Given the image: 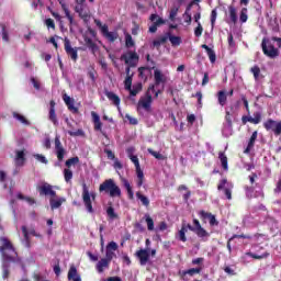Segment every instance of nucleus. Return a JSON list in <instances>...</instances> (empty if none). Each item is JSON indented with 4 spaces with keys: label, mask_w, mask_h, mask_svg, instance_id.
<instances>
[{
    "label": "nucleus",
    "mask_w": 281,
    "mask_h": 281,
    "mask_svg": "<svg viewBox=\"0 0 281 281\" xmlns=\"http://www.w3.org/2000/svg\"><path fill=\"white\" fill-rule=\"evenodd\" d=\"M0 252L2 254V278L7 280L10 277V262H16L20 267H23L19 255L12 246V243L9 241L7 237H0Z\"/></svg>",
    "instance_id": "nucleus-1"
},
{
    "label": "nucleus",
    "mask_w": 281,
    "mask_h": 281,
    "mask_svg": "<svg viewBox=\"0 0 281 281\" xmlns=\"http://www.w3.org/2000/svg\"><path fill=\"white\" fill-rule=\"evenodd\" d=\"M153 93L155 98H159V93H162V90L155 89V86H149L145 95L140 97L137 103V113L143 117H146L145 113H150L153 111Z\"/></svg>",
    "instance_id": "nucleus-2"
},
{
    "label": "nucleus",
    "mask_w": 281,
    "mask_h": 281,
    "mask_svg": "<svg viewBox=\"0 0 281 281\" xmlns=\"http://www.w3.org/2000/svg\"><path fill=\"white\" fill-rule=\"evenodd\" d=\"M99 192H105L112 199H120L122 196V189H120L113 179L104 180L99 187Z\"/></svg>",
    "instance_id": "nucleus-3"
},
{
    "label": "nucleus",
    "mask_w": 281,
    "mask_h": 281,
    "mask_svg": "<svg viewBox=\"0 0 281 281\" xmlns=\"http://www.w3.org/2000/svg\"><path fill=\"white\" fill-rule=\"evenodd\" d=\"M234 115H236V106L226 108V124L222 130L224 137H232L234 134V130L232 128V117Z\"/></svg>",
    "instance_id": "nucleus-4"
},
{
    "label": "nucleus",
    "mask_w": 281,
    "mask_h": 281,
    "mask_svg": "<svg viewBox=\"0 0 281 281\" xmlns=\"http://www.w3.org/2000/svg\"><path fill=\"white\" fill-rule=\"evenodd\" d=\"M75 12H77L83 21L91 19V11L87 5V0H76Z\"/></svg>",
    "instance_id": "nucleus-5"
},
{
    "label": "nucleus",
    "mask_w": 281,
    "mask_h": 281,
    "mask_svg": "<svg viewBox=\"0 0 281 281\" xmlns=\"http://www.w3.org/2000/svg\"><path fill=\"white\" fill-rule=\"evenodd\" d=\"M121 60H124L125 65L128 67H137V63H139V55H137L135 50H127L121 56Z\"/></svg>",
    "instance_id": "nucleus-6"
},
{
    "label": "nucleus",
    "mask_w": 281,
    "mask_h": 281,
    "mask_svg": "<svg viewBox=\"0 0 281 281\" xmlns=\"http://www.w3.org/2000/svg\"><path fill=\"white\" fill-rule=\"evenodd\" d=\"M91 198L94 200L95 199V194L94 193H89V188L87 187V184H82V199H83V203L86 205L87 212H89L90 214H93V205L91 204Z\"/></svg>",
    "instance_id": "nucleus-7"
},
{
    "label": "nucleus",
    "mask_w": 281,
    "mask_h": 281,
    "mask_svg": "<svg viewBox=\"0 0 281 281\" xmlns=\"http://www.w3.org/2000/svg\"><path fill=\"white\" fill-rule=\"evenodd\" d=\"M217 190L223 192L228 201H232V190H234L232 182L227 181V179H222L217 186Z\"/></svg>",
    "instance_id": "nucleus-8"
},
{
    "label": "nucleus",
    "mask_w": 281,
    "mask_h": 281,
    "mask_svg": "<svg viewBox=\"0 0 281 281\" xmlns=\"http://www.w3.org/2000/svg\"><path fill=\"white\" fill-rule=\"evenodd\" d=\"M154 88L159 87V85H162V88L160 91H164V86L166 82H168V77H166L165 74L161 72L158 68L154 69Z\"/></svg>",
    "instance_id": "nucleus-9"
},
{
    "label": "nucleus",
    "mask_w": 281,
    "mask_h": 281,
    "mask_svg": "<svg viewBox=\"0 0 281 281\" xmlns=\"http://www.w3.org/2000/svg\"><path fill=\"white\" fill-rule=\"evenodd\" d=\"M262 52L266 56H269V58H276L278 56V48L273 47V45L269 44V41L263 40L262 44Z\"/></svg>",
    "instance_id": "nucleus-10"
},
{
    "label": "nucleus",
    "mask_w": 281,
    "mask_h": 281,
    "mask_svg": "<svg viewBox=\"0 0 281 281\" xmlns=\"http://www.w3.org/2000/svg\"><path fill=\"white\" fill-rule=\"evenodd\" d=\"M37 190L40 194H44L45 196H56V191L52 190V186L47 182L38 184Z\"/></svg>",
    "instance_id": "nucleus-11"
},
{
    "label": "nucleus",
    "mask_w": 281,
    "mask_h": 281,
    "mask_svg": "<svg viewBox=\"0 0 281 281\" xmlns=\"http://www.w3.org/2000/svg\"><path fill=\"white\" fill-rule=\"evenodd\" d=\"M263 126L267 131H273L274 135H281V122L268 120Z\"/></svg>",
    "instance_id": "nucleus-12"
},
{
    "label": "nucleus",
    "mask_w": 281,
    "mask_h": 281,
    "mask_svg": "<svg viewBox=\"0 0 281 281\" xmlns=\"http://www.w3.org/2000/svg\"><path fill=\"white\" fill-rule=\"evenodd\" d=\"M55 150L58 161H63L65 159V148L63 147V143H60V135L55 136Z\"/></svg>",
    "instance_id": "nucleus-13"
},
{
    "label": "nucleus",
    "mask_w": 281,
    "mask_h": 281,
    "mask_svg": "<svg viewBox=\"0 0 281 281\" xmlns=\"http://www.w3.org/2000/svg\"><path fill=\"white\" fill-rule=\"evenodd\" d=\"M64 47L66 54L70 56L71 60H78V49L71 47V42L69 41V38H65Z\"/></svg>",
    "instance_id": "nucleus-14"
},
{
    "label": "nucleus",
    "mask_w": 281,
    "mask_h": 281,
    "mask_svg": "<svg viewBox=\"0 0 281 281\" xmlns=\"http://www.w3.org/2000/svg\"><path fill=\"white\" fill-rule=\"evenodd\" d=\"M150 21L154 23L151 26H149V32L151 34H155V32H157V27H159V25H164V23H166V21H164V19L159 18V15L157 14H151Z\"/></svg>",
    "instance_id": "nucleus-15"
},
{
    "label": "nucleus",
    "mask_w": 281,
    "mask_h": 281,
    "mask_svg": "<svg viewBox=\"0 0 281 281\" xmlns=\"http://www.w3.org/2000/svg\"><path fill=\"white\" fill-rule=\"evenodd\" d=\"M136 256L142 265V267H145V265H148V260H150V251L148 249H140L136 252Z\"/></svg>",
    "instance_id": "nucleus-16"
},
{
    "label": "nucleus",
    "mask_w": 281,
    "mask_h": 281,
    "mask_svg": "<svg viewBox=\"0 0 281 281\" xmlns=\"http://www.w3.org/2000/svg\"><path fill=\"white\" fill-rule=\"evenodd\" d=\"M104 38H106L110 43H115V41H117V38L120 37V35L117 34V32H110L109 31V26L105 25L102 27V33H101Z\"/></svg>",
    "instance_id": "nucleus-17"
},
{
    "label": "nucleus",
    "mask_w": 281,
    "mask_h": 281,
    "mask_svg": "<svg viewBox=\"0 0 281 281\" xmlns=\"http://www.w3.org/2000/svg\"><path fill=\"white\" fill-rule=\"evenodd\" d=\"M14 164L16 168H21V166L25 165V151L23 150L15 151Z\"/></svg>",
    "instance_id": "nucleus-18"
},
{
    "label": "nucleus",
    "mask_w": 281,
    "mask_h": 281,
    "mask_svg": "<svg viewBox=\"0 0 281 281\" xmlns=\"http://www.w3.org/2000/svg\"><path fill=\"white\" fill-rule=\"evenodd\" d=\"M22 233L24 236L23 243H24L25 247H30V234L32 236H38V234H36V231L32 229L29 232L26 226H22Z\"/></svg>",
    "instance_id": "nucleus-19"
},
{
    "label": "nucleus",
    "mask_w": 281,
    "mask_h": 281,
    "mask_svg": "<svg viewBox=\"0 0 281 281\" xmlns=\"http://www.w3.org/2000/svg\"><path fill=\"white\" fill-rule=\"evenodd\" d=\"M65 198H58V196H53L49 200L50 203V209L52 210H58V207H60V205H63L65 203Z\"/></svg>",
    "instance_id": "nucleus-20"
},
{
    "label": "nucleus",
    "mask_w": 281,
    "mask_h": 281,
    "mask_svg": "<svg viewBox=\"0 0 281 281\" xmlns=\"http://www.w3.org/2000/svg\"><path fill=\"white\" fill-rule=\"evenodd\" d=\"M104 93H105L106 98L110 100V102H113V104L115 106H117V109L120 111V102H121L120 97H117V94H115V92H111L109 90H105Z\"/></svg>",
    "instance_id": "nucleus-21"
},
{
    "label": "nucleus",
    "mask_w": 281,
    "mask_h": 281,
    "mask_svg": "<svg viewBox=\"0 0 281 281\" xmlns=\"http://www.w3.org/2000/svg\"><path fill=\"white\" fill-rule=\"evenodd\" d=\"M121 181L127 192L128 199L133 201V199H135V193L133 192V187H131V182H128L126 178H122Z\"/></svg>",
    "instance_id": "nucleus-22"
},
{
    "label": "nucleus",
    "mask_w": 281,
    "mask_h": 281,
    "mask_svg": "<svg viewBox=\"0 0 281 281\" xmlns=\"http://www.w3.org/2000/svg\"><path fill=\"white\" fill-rule=\"evenodd\" d=\"M188 228H189L191 232H195V233H196V236H199V238H210V233L205 232V231L203 229V227L193 228L192 225L188 224Z\"/></svg>",
    "instance_id": "nucleus-23"
},
{
    "label": "nucleus",
    "mask_w": 281,
    "mask_h": 281,
    "mask_svg": "<svg viewBox=\"0 0 281 281\" xmlns=\"http://www.w3.org/2000/svg\"><path fill=\"white\" fill-rule=\"evenodd\" d=\"M256 139H258V132H254L249 142H248V146L246 147V149L244 150V153L246 155H249V153H251V148H254L255 144H256Z\"/></svg>",
    "instance_id": "nucleus-24"
},
{
    "label": "nucleus",
    "mask_w": 281,
    "mask_h": 281,
    "mask_svg": "<svg viewBox=\"0 0 281 281\" xmlns=\"http://www.w3.org/2000/svg\"><path fill=\"white\" fill-rule=\"evenodd\" d=\"M68 280H72V281H81L82 280L80 278V276L78 274V270L76 269V267H70V269L68 271Z\"/></svg>",
    "instance_id": "nucleus-25"
},
{
    "label": "nucleus",
    "mask_w": 281,
    "mask_h": 281,
    "mask_svg": "<svg viewBox=\"0 0 281 281\" xmlns=\"http://www.w3.org/2000/svg\"><path fill=\"white\" fill-rule=\"evenodd\" d=\"M168 41V34L160 35L153 41V47H161Z\"/></svg>",
    "instance_id": "nucleus-26"
},
{
    "label": "nucleus",
    "mask_w": 281,
    "mask_h": 281,
    "mask_svg": "<svg viewBox=\"0 0 281 281\" xmlns=\"http://www.w3.org/2000/svg\"><path fill=\"white\" fill-rule=\"evenodd\" d=\"M64 12H65V15L66 18L68 19L70 25L74 23V16L71 15V13L69 12V9L67 8V4H65V0H58Z\"/></svg>",
    "instance_id": "nucleus-27"
},
{
    "label": "nucleus",
    "mask_w": 281,
    "mask_h": 281,
    "mask_svg": "<svg viewBox=\"0 0 281 281\" xmlns=\"http://www.w3.org/2000/svg\"><path fill=\"white\" fill-rule=\"evenodd\" d=\"M217 101L221 106H225V104H227V94L225 91L221 90L217 92Z\"/></svg>",
    "instance_id": "nucleus-28"
},
{
    "label": "nucleus",
    "mask_w": 281,
    "mask_h": 281,
    "mask_svg": "<svg viewBox=\"0 0 281 281\" xmlns=\"http://www.w3.org/2000/svg\"><path fill=\"white\" fill-rule=\"evenodd\" d=\"M200 214L203 218H209L210 225H218L216 217L212 215V213H206L205 211H202Z\"/></svg>",
    "instance_id": "nucleus-29"
},
{
    "label": "nucleus",
    "mask_w": 281,
    "mask_h": 281,
    "mask_svg": "<svg viewBox=\"0 0 281 281\" xmlns=\"http://www.w3.org/2000/svg\"><path fill=\"white\" fill-rule=\"evenodd\" d=\"M136 198L138 199V201H140L142 205H144L145 207H148V205H150V200L148 199V196L142 194V192H136Z\"/></svg>",
    "instance_id": "nucleus-30"
},
{
    "label": "nucleus",
    "mask_w": 281,
    "mask_h": 281,
    "mask_svg": "<svg viewBox=\"0 0 281 281\" xmlns=\"http://www.w3.org/2000/svg\"><path fill=\"white\" fill-rule=\"evenodd\" d=\"M109 259H101L98 263H97V270L99 273H102L104 271V269H106L109 267Z\"/></svg>",
    "instance_id": "nucleus-31"
},
{
    "label": "nucleus",
    "mask_w": 281,
    "mask_h": 281,
    "mask_svg": "<svg viewBox=\"0 0 281 281\" xmlns=\"http://www.w3.org/2000/svg\"><path fill=\"white\" fill-rule=\"evenodd\" d=\"M188 229V225H182L181 229L178 232L177 238L180 239L182 243H186V240H188V238L186 237Z\"/></svg>",
    "instance_id": "nucleus-32"
},
{
    "label": "nucleus",
    "mask_w": 281,
    "mask_h": 281,
    "mask_svg": "<svg viewBox=\"0 0 281 281\" xmlns=\"http://www.w3.org/2000/svg\"><path fill=\"white\" fill-rule=\"evenodd\" d=\"M13 117H14V120H18V122H20V124H23L24 126H30V122L25 119V116L23 114L14 112Z\"/></svg>",
    "instance_id": "nucleus-33"
},
{
    "label": "nucleus",
    "mask_w": 281,
    "mask_h": 281,
    "mask_svg": "<svg viewBox=\"0 0 281 281\" xmlns=\"http://www.w3.org/2000/svg\"><path fill=\"white\" fill-rule=\"evenodd\" d=\"M48 120L54 124V126H58V117H56V109H49Z\"/></svg>",
    "instance_id": "nucleus-34"
},
{
    "label": "nucleus",
    "mask_w": 281,
    "mask_h": 281,
    "mask_svg": "<svg viewBox=\"0 0 281 281\" xmlns=\"http://www.w3.org/2000/svg\"><path fill=\"white\" fill-rule=\"evenodd\" d=\"M167 34H168V40L170 41L173 47H178V45H181V38L179 36L170 35V33H167Z\"/></svg>",
    "instance_id": "nucleus-35"
},
{
    "label": "nucleus",
    "mask_w": 281,
    "mask_h": 281,
    "mask_svg": "<svg viewBox=\"0 0 281 281\" xmlns=\"http://www.w3.org/2000/svg\"><path fill=\"white\" fill-rule=\"evenodd\" d=\"M246 256L254 258L255 260H262L263 258H269V252H263L261 255L254 254V252H246Z\"/></svg>",
    "instance_id": "nucleus-36"
},
{
    "label": "nucleus",
    "mask_w": 281,
    "mask_h": 281,
    "mask_svg": "<svg viewBox=\"0 0 281 281\" xmlns=\"http://www.w3.org/2000/svg\"><path fill=\"white\" fill-rule=\"evenodd\" d=\"M125 46L127 49H131V47H135V41H133V36L131 34H125Z\"/></svg>",
    "instance_id": "nucleus-37"
},
{
    "label": "nucleus",
    "mask_w": 281,
    "mask_h": 281,
    "mask_svg": "<svg viewBox=\"0 0 281 281\" xmlns=\"http://www.w3.org/2000/svg\"><path fill=\"white\" fill-rule=\"evenodd\" d=\"M145 222L147 223V229L149 232H153L155 229V222L153 221V217L150 215H145Z\"/></svg>",
    "instance_id": "nucleus-38"
},
{
    "label": "nucleus",
    "mask_w": 281,
    "mask_h": 281,
    "mask_svg": "<svg viewBox=\"0 0 281 281\" xmlns=\"http://www.w3.org/2000/svg\"><path fill=\"white\" fill-rule=\"evenodd\" d=\"M64 179L66 183H69L74 179V171L69 168L64 169Z\"/></svg>",
    "instance_id": "nucleus-39"
},
{
    "label": "nucleus",
    "mask_w": 281,
    "mask_h": 281,
    "mask_svg": "<svg viewBox=\"0 0 281 281\" xmlns=\"http://www.w3.org/2000/svg\"><path fill=\"white\" fill-rule=\"evenodd\" d=\"M218 158H220V161H221V164H222V168H223L224 170H229V167H228V165H227V156H225L224 153H220Z\"/></svg>",
    "instance_id": "nucleus-40"
},
{
    "label": "nucleus",
    "mask_w": 281,
    "mask_h": 281,
    "mask_svg": "<svg viewBox=\"0 0 281 281\" xmlns=\"http://www.w3.org/2000/svg\"><path fill=\"white\" fill-rule=\"evenodd\" d=\"M106 214L110 221H115V218H117V213H115V209H113V206H109L106 209Z\"/></svg>",
    "instance_id": "nucleus-41"
},
{
    "label": "nucleus",
    "mask_w": 281,
    "mask_h": 281,
    "mask_svg": "<svg viewBox=\"0 0 281 281\" xmlns=\"http://www.w3.org/2000/svg\"><path fill=\"white\" fill-rule=\"evenodd\" d=\"M228 10H229V19L232 23H236V21H238V15H236V8L229 7Z\"/></svg>",
    "instance_id": "nucleus-42"
},
{
    "label": "nucleus",
    "mask_w": 281,
    "mask_h": 281,
    "mask_svg": "<svg viewBox=\"0 0 281 281\" xmlns=\"http://www.w3.org/2000/svg\"><path fill=\"white\" fill-rule=\"evenodd\" d=\"M191 5L187 7V10L183 14V19L186 23H192V14H190Z\"/></svg>",
    "instance_id": "nucleus-43"
},
{
    "label": "nucleus",
    "mask_w": 281,
    "mask_h": 281,
    "mask_svg": "<svg viewBox=\"0 0 281 281\" xmlns=\"http://www.w3.org/2000/svg\"><path fill=\"white\" fill-rule=\"evenodd\" d=\"M79 162H80V158L72 157V158H69L68 160H66V167L71 168V166H76V164H79Z\"/></svg>",
    "instance_id": "nucleus-44"
},
{
    "label": "nucleus",
    "mask_w": 281,
    "mask_h": 281,
    "mask_svg": "<svg viewBox=\"0 0 281 281\" xmlns=\"http://www.w3.org/2000/svg\"><path fill=\"white\" fill-rule=\"evenodd\" d=\"M31 82L36 91H41V89H43V87L41 86V80H38V78L32 77Z\"/></svg>",
    "instance_id": "nucleus-45"
},
{
    "label": "nucleus",
    "mask_w": 281,
    "mask_h": 281,
    "mask_svg": "<svg viewBox=\"0 0 281 281\" xmlns=\"http://www.w3.org/2000/svg\"><path fill=\"white\" fill-rule=\"evenodd\" d=\"M68 135H70V137H83L85 132L82 130L68 131Z\"/></svg>",
    "instance_id": "nucleus-46"
},
{
    "label": "nucleus",
    "mask_w": 281,
    "mask_h": 281,
    "mask_svg": "<svg viewBox=\"0 0 281 281\" xmlns=\"http://www.w3.org/2000/svg\"><path fill=\"white\" fill-rule=\"evenodd\" d=\"M34 159H36V161H40V164H48V160L45 156L41 155V154H34L33 155Z\"/></svg>",
    "instance_id": "nucleus-47"
},
{
    "label": "nucleus",
    "mask_w": 281,
    "mask_h": 281,
    "mask_svg": "<svg viewBox=\"0 0 281 281\" xmlns=\"http://www.w3.org/2000/svg\"><path fill=\"white\" fill-rule=\"evenodd\" d=\"M124 85H125L126 91H131V87L133 85V77L132 76H127L125 78Z\"/></svg>",
    "instance_id": "nucleus-48"
},
{
    "label": "nucleus",
    "mask_w": 281,
    "mask_h": 281,
    "mask_svg": "<svg viewBox=\"0 0 281 281\" xmlns=\"http://www.w3.org/2000/svg\"><path fill=\"white\" fill-rule=\"evenodd\" d=\"M255 80H258V78H260V67L255 66L250 69Z\"/></svg>",
    "instance_id": "nucleus-49"
},
{
    "label": "nucleus",
    "mask_w": 281,
    "mask_h": 281,
    "mask_svg": "<svg viewBox=\"0 0 281 281\" xmlns=\"http://www.w3.org/2000/svg\"><path fill=\"white\" fill-rule=\"evenodd\" d=\"M18 199L22 200V201H26V203H29V205H34V203H36V201H34V199L32 198H25L23 196V194L19 193L18 194Z\"/></svg>",
    "instance_id": "nucleus-50"
},
{
    "label": "nucleus",
    "mask_w": 281,
    "mask_h": 281,
    "mask_svg": "<svg viewBox=\"0 0 281 281\" xmlns=\"http://www.w3.org/2000/svg\"><path fill=\"white\" fill-rule=\"evenodd\" d=\"M178 13H179V8L177 7L172 8L169 13L170 21H175V19H177Z\"/></svg>",
    "instance_id": "nucleus-51"
},
{
    "label": "nucleus",
    "mask_w": 281,
    "mask_h": 281,
    "mask_svg": "<svg viewBox=\"0 0 281 281\" xmlns=\"http://www.w3.org/2000/svg\"><path fill=\"white\" fill-rule=\"evenodd\" d=\"M87 45H88L89 49H91V52L93 54H95V52L98 50V45H95V43H93V41H91V40L87 41Z\"/></svg>",
    "instance_id": "nucleus-52"
},
{
    "label": "nucleus",
    "mask_w": 281,
    "mask_h": 281,
    "mask_svg": "<svg viewBox=\"0 0 281 281\" xmlns=\"http://www.w3.org/2000/svg\"><path fill=\"white\" fill-rule=\"evenodd\" d=\"M45 25L48 30H56V24L50 18L45 20Z\"/></svg>",
    "instance_id": "nucleus-53"
},
{
    "label": "nucleus",
    "mask_w": 281,
    "mask_h": 281,
    "mask_svg": "<svg viewBox=\"0 0 281 281\" xmlns=\"http://www.w3.org/2000/svg\"><path fill=\"white\" fill-rule=\"evenodd\" d=\"M125 117L130 122V124H132V126H137V124H139V121H137L136 117H133L130 114H126Z\"/></svg>",
    "instance_id": "nucleus-54"
},
{
    "label": "nucleus",
    "mask_w": 281,
    "mask_h": 281,
    "mask_svg": "<svg viewBox=\"0 0 281 281\" xmlns=\"http://www.w3.org/2000/svg\"><path fill=\"white\" fill-rule=\"evenodd\" d=\"M114 256H115V250L106 249V251H105V260L111 262L113 260Z\"/></svg>",
    "instance_id": "nucleus-55"
},
{
    "label": "nucleus",
    "mask_w": 281,
    "mask_h": 281,
    "mask_svg": "<svg viewBox=\"0 0 281 281\" xmlns=\"http://www.w3.org/2000/svg\"><path fill=\"white\" fill-rule=\"evenodd\" d=\"M239 19H240L241 23H247L248 16H247V9L246 8L241 9Z\"/></svg>",
    "instance_id": "nucleus-56"
},
{
    "label": "nucleus",
    "mask_w": 281,
    "mask_h": 281,
    "mask_svg": "<svg viewBox=\"0 0 281 281\" xmlns=\"http://www.w3.org/2000/svg\"><path fill=\"white\" fill-rule=\"evenodd\" d=\"M149 155H153V157H155V159H164V155H161L160 153H157L150 148L147 149Z\"/></svg>",
    "instance_id": "nucleus-57"
},
{
    "label": "nucleus",
    "mask_w": 281,
    "mask_h": 281,
    "mask_svg": "<svg viewBox=\"0 0 281 281\" xmlns=\"http://www.w3.org/2000/svg\"><path fill=\"white\" fill-rule=\"evenodd\" d=\"M184 273H187L188 276H194L196 273H201V268H191L187 270Z\"/></svg>",
    "instance_id": "nucleus-58"
},
{
    "label": "nucleus",
    "mask_w": 281,
    "mask_h": 281,
    "mask_svg": "<svg viewBox=\"0 0 281 281\" xmlns=\"http://www.w3.org/2000/svg\"><path fill=\"white\" fill-rule=\"evenodd\" d=\"M106 249H109L110 251H117V243L115 241H111L108 244Z\"/></svg>",
    "instance_id": "nucleus-59"
},
{
    "label": "nucleus",
    "mask_w": 281,
    "mask_h": 281,
    "mask_svg": "<svg viewBox=\"0 0 281 281\" xmlns=\"http://www.w3.org/2000/svg\"><path fill=\"white\" fill-rule=\"evenodd\" d=\"M206 54H207L211 63H216V53H214L213 49L209 50Z\"/></svg>",
    "instance_id": "nucleus-60"
},
{
    "label": "nucleus",
    "mask_w": 281,
    "mask_h": 281,
    "mask_svg": "<svg viewBox=\"0 0 281 281\" xmlns=\"http://www.w3.org/2000/svg\"><path fill=\"white\" fill-rule=\"evenodd\" d=\"M216 16H217V12H216V9H214L211 12V25H212V27H214V24L216 23Z\"/></svg>",
    "instance_id": "nucleus-61"
},
{
    "label": "nucleus",
    "mask_w": 281,
    "mask_h": 281,
    "mask_svg": "<svg viewBox=\"0 0 281 281\" xmlns=\"http://www.w3.org/2000/svg\"><path fill=\"white\" fill-rule=\"evenodd\" d=\"M131 159V161L134 164L135 168H139V158H137V156H130L128 157Z\"/></svg>",
    "instance_id": "nucleus-62"
},
{
    "label": "nucleus",
    "mask_w": 281,
    "mask_h": 281,
    "mask_svg": "<svg viewBox=\"0 0 281 281\" xmlns=\"http://www.w3.org/2000/svg\"><path fill=\"white\" fill-rule=\"evenodd\" d=\"M128 91H130V95L135 97V95H137V93H139V92L142 91V86H138V87H136V88H133V89H131V90H128Z\"/></svg>",
    "instance_id": "nucleus-63"
},
{
    "label": "nucleus",
    "mask_w": 281,
    "mask_h": 281,
    "mask_svg": "<svg viewBox=\"0 0 281 281\" xmlns=\"http://www.w3.org/2000/svg\"><path fill=\"white\" fill-rule=\"evenodd\" d=\"M201 34H203V26L201 23H198V27L194 30V35L199 37Z\"/></svg>",
    "instance_id": "nucleus-64"
}]
</instances>
